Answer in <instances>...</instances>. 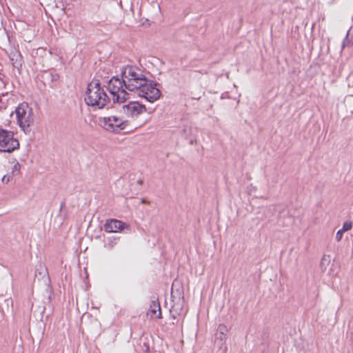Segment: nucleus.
Wrapping results in <instances>:
<instances>
[{"label": "nucleus", "mask_w": 353, "mask_h": 353, "mask_svg": "<svg viewBox=\"0 0 353 353\" xmlns=\"http://www.w3.org/2000/svg\"><path fill=\"white\" fill-rule=\"evenodd\" d=\"M112 100L115 103H123L128 99L126 90L134 92L139 97L145 98L149 102L157 101L160 91L156 84L150 81L143 71L135 65H125L121 70V79L113 77L108 86Z\"/></svg>", "instance_id": "f257e3e1"}, {"label": "nucleus", "mask_w": 353, "mask_h": 353, "mask_svg": "<svg viewBox=\"0 0 353 353\" xmlns=\"http://www.w3.org/2000/svg\"><path fill=\"white\" fill-rule=\"evenodd\" d=\"M85 101L87 105L101 109L110 101V99L99 82L92 81L88 85Z\"/></svg>", "instance_id": "f03ea898"}, {"label": "nucleus", "mask_w": 353, "mask_h": 353, "mask_svg": "<svg viewBox=\"0 0 353 353\" xmlns=\"http://www.w3.org/2000/svg\"><path fill=\"white\" fill-rule=\"evenodd\" d=\"M99 123L105 130L114 133H119L128 129L130 125L129 121L116 115L99 118Z\"/></svg>", "instance_id": "7ed1b4c3"}, {"label": "nucleus", "mask_w": 353, "mask_h": 353, "mask_svg": "<svg viewBox=\"0 0 353 353\" xmlns=\"http://www.w3.org/2000/svg\"><path fill=\"white\" fill-rule=\"evenodd\" d=\"M17 123L26 133L30 131L33 123L34 115L32 108L26 103L19 104L15 110Z\"/></svg>", "instance_id": "20e7f679"}, {"label": "nucleus", "mask_w": 353, "mask_h": 353, "mask_svg": "<svg viewBox=\"0 0 353 353\" xmlns=\"http://www.w3.org/2000/svg\"><path fill=\"white\" fill-rule=\"evenodd\" d=\"M19 147V143L14 137L13 132L0 128V152L10 153L18 149Z\"/></svg>", "instance_id": "39448f33"}, {"label": "nucleus", "mask_w": 353, "mask_h": 353, "mask_svg": "<svg viewBox=\"0 0 353 353\" xmlns=\"http://www.w3.org/2000/svg\"><path fill=\"white\" fill-rule=\"evenodd\" d=\"M122 108L123 112L132 119L137 118L147 111L145 105L141 104L138 101H130L128 104L123 105Z\"/></svg>", "instance_id": "423d86ee"}, {"label": "nucleus", "mask_w": 353, "mask_h": 353, "mask_svg": "<svg viewBox=\"0 0 353 353\" xmlns=\"http://www.w3.org/2000/svg\"><path fill=\"white\" fill-rule=\"evenodd\" d=\"M126 227L127 225L125 223L117 219H112L104 225V230L109 233L118 232Z\"/></svg>", "instance_id": "0eeeda50"}, {"label": "nucleus", "mask_w": 353, "mask_h": 353, "mask_svg": "<svg viewBox=\"0 0 353 353\" xmlns=\"http://www.w3.org/2000/svg\"><path fill=\"white\" fill-rule=\"evenodd\" d=\"M157 312H158V314L157 316V318L161 319L162 315H161V312L160 304L158 301L153 300L151 301L150 308L147 313V316H149L150 319H153V318H154V316Z\"/></svg>", "instance_id": "6e6552de"}, {"label": "nucleus", "mask_w": 353, "mask_h": 353, "mask_svg": "<svg viewBox=\"0 0 353 353\" xmlns=\"http://www.w3.org/2000/svg\"><path fill=\"white\" fill-rule=\"evenodd\" d=\"M228 328L225 325H219L218 327V332L216 334V339L225 341L227 338Z\"/></svg>", "instance_id": "1a4fd4ad"}, {"label": "nucleus", "mask_w": 353, "mask_h": 353, "mask_svg": "<svg viewBox=\"0 0 353 353\" xmlns=\"http://www.w3.org/2000/svg\"><path fill=\"white\" fill-rule=\"evenodd\" d=\"M346 106L350 108V111L353 112V96L350 95L345 99Z\"/></svg>", "instance_id": "9d476101"}, {"label": "nucleus", "mask_w": 353, "mask_h": 353, "mask_svg": "<svg viewBox=\"0 0 353 353\" xmlns=\"http://www.w3.org/2000/svg\"><path fill=\"white\" fill-rule=\"evenodd\" d=\"M21 165L18 162H16L12 168V172L10 174L12 175L18 174L20 172Z\"/></svg>", "instance_id": "9b49d317"}, {"label": "nucleus", "mask_w": 353, "mask_h": 353, "mask_svg": "<svg viewBox=\"0 0 353 353\" xmlns=\"http://www.w3.org/2000/svg\"><path fill=\"white\" fill-rule=\"evenodd\" d=\"M352 228V222L350 221H345L343 223V227H342V231H343L344 232H346V231H348L350 230H351Z\"/></svg>", "instance_id": "f8f14e48"}, {"label": "nucleus", "mask_w": 353, "mask_h": 353, "mask_svg": "<svg viewBox=\"0 0 353 353\" xmlns=\"http://www.w3.org/2000/svg\"><path fill=\"white\" fill-rule=\"evenodd\" d=\"M12 176L13 175L10 173L5 174L2 178L3 183H8L11 180Z\"/></svg>", "instance_id": "ddd939ff"}, {"label": "nucleus", "mask_w": 353, "mask_h": 353, "mask_svg": "<svg viewBox=\"0 0 353 353\" xmlns=\"http://www.w3.org/2000/svg\"><path fill=\"white\" fill-rule=\"evenodd\" d=\"M344 233L343 231H342V230H339L337 232H336V241H340L342 239V236H343V234Z\"/></svg>", "instance_id": "4468645a"}, {"label": "nucleus", "mask_w": 353, "mask_h": 353, "mask_svg": "<svg viewBox=\"0 0 353 353\" xmlns=\"http://www.w3.org/2000/svg\"><path fill=\"white\" fill-rule=\"evenodd\" d=\"M141 203L143 204H149V202L145 199H142Z\"/></svg>", "instance_id": "2eb2a0df"}, {"label": "nucleus", "mask_w": 353, "mask_h": 353, "mask_svg": "<svg viewBox=\"0 0 353 353\" xmlns=\"http://www.w3.org/2000/svg\"><path fill=\"white\" fill-rule=\"evenodd\" d=\"M1 101V100H0V102Z\"/></svg>", "instance_id": "dca6fc26"}]
</instances>
